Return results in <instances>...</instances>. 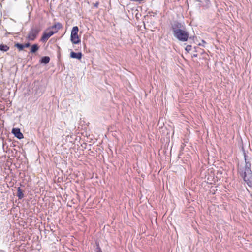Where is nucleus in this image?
Here are the masks:
<instances>
[{
	"instance_id": "39448f33",
	"label": "nucleus",
	"mask_w": 252,
	"mask_h": 252,
	"mask_svg": "<svg viewBox=\"0 0 252 252\" xmlns=\"http://www.w3.org/2000/svg\"><path fill=\"white\" fill-rule=\"evenodd\" d=\"M57 31H50L48 32H44L41 37L40 41L43 43L46 42L48 39L52 36L54 33H56Z\"/></svg>"
},
{
	"instance_id": "a211bd4d",
	"label": "nucleus",
	"mask_w": 252,
	"mask_h": 252,
	"mask_svg": "<svg viewBox=\"0 0 252 252\" xmlns=\"http://www.w3.org/2000/svg\"><path fill=\"white\" fill-rule=\"evenodd\" d=\"M202 44H204V43H206V42L204 40H203L202 41Z\"/></svg>"
},
{
	"instance_id": "9b49d317",
	"label": "nucleus",
	"mask_w": 252,
	"mask_h": 252,
	"mask_svg": "<svg viewBox=\"0 0 252 252\" xmlns=\"http://www.w3.org/2000/svg\"><path fill=\"white\" fill-rule=\"evenodd\" d=\"M62 28V25L59 22L55 23L54 25H53L51 27L52 29H57L56 31H57L61 29Z\"/></svg>"
},
{
	"instance_id": "4468645a",
	"label": "nucleus",
	"mask_w": 252,
	"mask_h": 252,
	"mask_svg": "<svg viewBox=\"0 0 252 252\" xmlns=\"http://www.w3.org/2000/svg\"><path fill=\"white\" fill-rule=\"evenodd\" d=\"M94 251L95 252H102L99 246V243L97 242L95 243V248L94 249Z\"/></svg>"
},
{
	"instance_id": "6e6552de",
	"label": "nucleus",
	"mask_w": 252,
	"mask_h": 252,
	"mask_svg": "<svg viewBox=\"0 0 252 252\" xmlns=\"http://www.w3.org/2000/svg\"><path fill=\"white\" fill-rule=\"evenodd\" d=\"M39 49V46L37 44H34L31 46L29 53H35Z\"/></svg>"
},
{
	"instance_id": "9d476101",
	"label": "nucleus",
	"mask_w": 252,
	"mask_h": 252,
	"mask_svg": "<svg viewBox=\"0 0 252 252\" xmlns=\"http://www.w3.org/2000/svg\"><path fill=\"white\" fill-rule=\"evenodd\" d=\"M17 196H18L19 199H22L24 197L23 191L22 190L20 187H18L17 188Z\"/></svg>"
},
{
	"instance_id": "aec40b11",
	"label": "nucleus",
	"mask_w": 252,
	"mask_h": 252,
	"mask_svg": "<svg viewBox=\"0 0 252 252\" xmlns=\"http://www.w3.org/2000/svg\"><path fill=\"white\" fill-rule=\"evenodd\" d=\"M218 173H219L220 174H222V172H219V171H218Z\"/></svg>"
},
{
	"instance_id": "2eb2a0df",
	"label": "nucleus",
	"mask_w": 252,
	"mask_h": 252,
	"mask_svg": "<svg viewBox=\"0 0 252 252\" xmlns=\"http://www.w3.org/2000/svg\"><path fill=\"white\" fill-rule=\"evenodd\" d=\"M191 45H188L186 47L185 50L187 52H189L191 50Z\"/></svg>"
},
{
	"instance_id": "423d86ee",
	"label": "nucleus",
	"mask_w": 252,
	"mask_h": 252,
	"mask_svg": "<svg viewBox=\"0 0 252 252\" xmlns=\"http://www.w3.org/2000/svg\"><path fill=\"white\" fill-rule=\"evenodd\" d=\"M12 133L18 139H21L24 137L23 134L21 133L19 128H13L12 130Z\"/></svg>"
},
{
	"instance_id": "f03ea898",
	"label": "nucleus",
	"mask_w": 252,
	"mask_h": 252,
	"mask_svg": "<svg viewBox=\"0 0 252 252\" xmlns=\"http://www.w3.org/2000/svg\"><path fill=\"white\" fill-rule=\"evenodd\" d=\"M245 165L238 168V172L243 180L249 187H252V172L251 170V163L247 161V156L244 153Z\"/></svg>"
},
{
	"instance_id": "f3484780",
	"label": "nucleus",
	"mask_w": 252,
	"mask_h": 252,
	"mask_svg": "<svg viewBox=\"0 0 252 252\" xmlns=\"http://www.w3.org/2000/svg\"><path fill=\"white\" fill-rule=\"evenodd\" d=\"M197 57V54H194L192 55V57Z\"/></svg>"
},
{
	"instance_id": "20e7f679",
	"label": "nucleus",
	"mask_w": 252,
	"mask_h": 252,
	"mask_svg": "<svg viewBox=\"0 0 252 252\" xmlns=\"http://www.w3.org/2000/svg\"><path fill=\"white\" fill-rule=\"evenodd\" d=\"M78 31L79 28L77 26H74L72 28L70 35V41L73 44H77L81 42V40L78 35Z\"/></svg>"
},
{
	"instance_id": "6ab92c4d",
	"label": "nucleus",
	"mask_w": 252,
	"mask_h": 252,
	"mask_svg": "<svg viewBox=\"0 0 252 252\" xmlns=\"http://www.w3.org/2000/svg\"><path fill=\"white\" fill-rule=\"evenodd\" d=\"M97 5H98V3H96V4H95V7H97Z\"/></svg>"
},
{
	"instance_id": "0eeeda50",
	"label": "nucleus",
	"mask_w": 252,
	"mask_h": 252,
	"mask_svg": "<svg viewBox=\"0 0 252 252\" xmlns=\"http://www.w3.org/2000/svg\"><path fill=\"white\" fill-rule=\"evenodd\" d=\"M70 57L71 58L80 60L82 58V54L81 52L75 53L73 51H71L70 54Z\"/></svg>"
},
{
	"instance_id": "ddd939ff",
	"label": "nucleus",
	"mask_w": 252,
	"mask_h": 252,
	"mask_svg": "<svg viewBox=\"0 0 252 252\" xmlns=\"http://www.w3.org/2000/svg\"><path fill=\"white\" fill-rule=\"evenodd\" d=\"M9 49V47L6 45L0 44V50L3 52L7 51Z\"/></svg>"
},
{
	"instance_id": "f8f14e48",
	"label": "nucleus",
	"mask_w": 252,
	"mask_h": 252,
	"mask_svg": "<svg viewBox=\"0 0 252 252\" xmlns=\"http://www.w3.org/2000/svg\"><path fill=\"white\" fill-rule=\"evenodd\" d=\"M14 47H16L19 51H23L24 49L23 44L16 43L14 44Z\"/></svg>"
},
{
	"instance_id": "dca6fc26",
	"label": "nucleus",
	"mask_w": 252,
	"mask_h": 252,
	"mask_svg": "<svg viewBox=\"0 0 252 252\" xmlns=\"http://www.w3.org/2000/svg\"><path fill=\"white\" fill-rule=\"evenodd\" d=\"M24 48H28L31 46V44L30 42H27L25 44H23Z\"/></svg>"
},
{
	"instance_id": "7ed1b4c3",
	"label": "nucleus",
	"mask_w": 252,
	"mask_h": 252,
	"mask_svg": "<svg viewBox=\"0 0 252 252\" xmlns=\"http://www.w3.org/2000/svg\"><path fill=\"white\" fill-rule=\"evenodd\" d=\"M42 28L39 25L32 26L31 27L27 36L26 37V39H27L29 41H34L37 38Z\"/></svg>"
},
{
	"instance_id": "1a4fd4ad",
	"label": "nucleus",
	"mask_w": 252,
	"mask_h": 252,
	"mask_svg": "<svg viewBox=\"0 0 252 252\" xmlns=\"http://www.w3.org/2000/svg\"><path fill=\"white\" fill-rule=\"evenodd\" d=\"M50 57L48 56H44L41 58V59L40 60V62L41 63H43L44 64H46L50 62Z\"/></svg>"
},
{
	"instance_id": "f257e3e1",
	"label": "nucleus",
	"mask_w": 252,
	"mask_h": 252,
	"mask_svg": "<svg viewBox=\"0 0 252 252\" xmlns=\"http://www.w3.org/2000/svg\"><path fill=\"white\" fill-rule=\"evenodd\" d=\"M171 29L174 36L179 41H187L189 38V33L187 31L185 25L178 21L171 23Z\"/></svg>"
},
{
	"instance_id": "412c9836",
	"label": "nucleus",
	"mask_w": 252,
	"mask_h": 252,
	"mask_svg": "<svg viewBox=\"0 0 252 252\" xmlns=\"http://www.w3.org/2000/svg\"><path fill=\"white\" fill-rule=\"evenodd\" d=\"M218 173H219L220 174H222V172H219V171H218Z\"/></svg>"
}]
</instances>
